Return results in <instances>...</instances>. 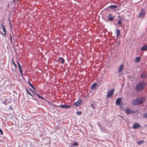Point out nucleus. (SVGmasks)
I'll return each mask as SVG.
<instances>
[{"instance_id":"1","label":"nucleus","mask_w":147,"mask_h":147,"mask_svg":"<svg viewBox=\"0 0 147 147\" xmlns=\"http://www.w3.org/2000/svg\"><path fill=\"white\" fill-rule=\"evenodd\" d=\"M145 101L144 97H140L134 100L131 103L132 105H138L143 103Z\"/></svg>"},{"instance_id":"2","label":"nucleus","mask_w":147,"mask_h":147,"mask_svg":"<svg viewBox=\"0 0 147 147\" xmlns=\"http://www.w3.org/2000/svg\"><path fill=\"white\" fill-rule=\"evenodd\" d=\"M145 86L144 82H142L138 84L135 87V90L137 92H139L142 90Z\"/></svg>"},{"instance_id":"3","label":"nucleus","mask_w":147,"mask_h":147,"mask_svg":"<svg viewBox=\"0 0 147 147\" xmlns=\"http://www.w3.org/2000/svg\"><path fill=\"white\" fill-rule=\"evenodd\" d=\"M146 15V13L144 9H142L139 12L138 17L140 18L144 17Z\"/></svg>"},{"instance_id":"4","label":"nucleus","mask_w":147,"mask_h":147,"mask_svg":"<svg viewBox=\"0 0 147 147\" xmlns=\"http://www.w3.org/2000/svg\"><path fill=\"white\" fill-rule=\"evenodd\" d=\"M114 90V89H113L112 90H111L107 92V98L110 97L113 95Z\"/></svg>"},{"instance_id":"5","label":"nucleus","mask_w":147,"mask_h":147,"mask_svg":"<svg viewBox=\"0 0 147 147\" xmlns=\"http://www.w3.org/2000/svg\"><path fill=\"white\" fill-rule=\"evenodd\" d=\"M141 126L138 123H136L133 125L132 127V128L136 129L141 127Z\"/></svg>"},{"instance_id":"6","label":"nucleus","mask_w":147,"mask_h":147,"mask_svg":"<svg viewBox=\"0 0 147 147\" xmlns=\"http://www.w3.org/2000/svg\"><path fill=\"white\" fill-rule=\"evenodd\" d=\"M60 108H62L65 109H69L70 108V106L67 105H62L59 106Z\"/></svg>"},{"instance_id":"7","label":"nucleus","mask_w":147,"mask_h":147,"mask_svg":"<svg viewBox=\"0 0 147 147\" xmlns=\"http://www.w3.org/2000/svg\"><path fill=\"white\" fill-rule=\"evenodd\" d=\"M141 77L142 78H146L147 77V74L145 72H144L141 75Z\"/></svg>"},{"instance_id":"8","label":"nucleus","mask_w":147,"mask_h":147,"mask_svg":"<svg viewBox=\"0 0 147 147\" xmlns=\"http://www.w3.org/2000/svg\"><path fill=\"white\" fill-rule=\"evenodd\" d=\"M98 84L96 83H94L91 86V89L92 90L95 89L96 87L98 86Z\"/></svg>"},{"instance_id":"9","label":"nucleus","mask_w":147,"mask_h":147,"mask_svg":"<svg viewBox=\"0 0 147 147\" xmlns=\"http://www.w3.org/2000/svg\"><path fill=\"white\" fill-rule=\"evenodd\" d=\"M125 113L127 114H130L134 113V112L133 111L130 110L129 109H127L125 111Z\"/></svg>"},{"instance_id":"10","label":"nucleus","mask_w":147,"mask_h":147,"mask_svg":"<svg viewBox=\"0 0 147 147\" xmlns=\"http://www.w3.org/2000/svg\"><path fill=\"white\" fill-rule=\"evenodd\" d=\"M58 62L59 63H61L62 64H63L64 62V60L62 58L59 57L58 60Z\"/></svg>"},{"instance_id":"11","label":"nucleus","mask_w":147,"mask_h":147,"mask_svg":"<svg viewBox=\"0 0 147 147\" xmlns=\"http://www.w3.org/2000/svg\"><path fill=\"white\" fill-rule=\"evenodd\" d=\"M123 65L122 64H121L119 67L118 72V73L120 72L123 69Z\"/></svg>"},{"instance_id":"12","label":"nucleus","mask_w":147,"mask_h":147,"mask_svg":"<svg viewBox=\"0 0 147 147\" xmlns=\"http://www.w3.org/2000/svg\"><path fill=\"white\" fill-rule=\"evenodd\" d=\"M121 98H119L117 99L116 101V104L117 105H119L121 104Z\"/></svg>"},{"instance_id":"13","label":"nucleus","mask_w":147,"mask_h":147,"mask_svg":"<svg viewBox=\"0 0 147 147\" xmlns=\"http://www.w3.org/2000/svg\"><path fill=\"white\" fill-rule=\"evenodd\" d=\"M98 127L100 130L103 131L104 132L105 130V129L103 126H102L101 125L98 124Z\"/></svg>"},{"instance_id":"14","label":"nucleus","mask_w":147,"mask_h":147,"mask_svg":"<svg viewBox=\"0 0 147 147\" xmlns=\"http://www.w3.org/2000/svg\"><path fill=\"white\" fill-rule=\"evenodd\" d=\"M81 102L82 101L81 100H78L77 102H75L74 104L76 106L78 107Z\"/></svg>"},{"instance_id":"15","label":"nucleus","mask_w":147,"mask_h":147,"mask_svg":"<svg viewBox=\"0 0 147 147\" xmlns=\"http://www.w3.org/2000/svg\"><path fill=\"white\" fill-rule=\"evenodd\" d=\"M117 7V5H111L109 7V8L112 9H115Z\"/></svg>"},{"instance_id":"16","label":"nucleus","mask_w":147,"mask_h":147,"mask_svg":"<svg viewBox=\"0 0 147 147\" xmlns=\"http://www.w3.org/2000/svg\"><path fill=\"white\" fill-rule=\"evenodd\" d=\"M116 36L117 37H118V36H119V35L120 34V30H119L118 29H116Z\"/></svg>"},{"instance_id":"17","label":"nucleus","mask_w":147,"mask_h":147,"mask_svg":"<svg viewBox=\"0 0 147 147\" xmlns=\"http://www.w3.org/2000/svg\"><path fill=\"white\" fill-rule=\"evenodd\" d=\"M147 50V46L145 45L142 46L141 49V50L142 51H146Z\"/></svg>"},{"instance_id":"18","label":"nucleus","mask_w":147,"mask_h":147,"mask_svg":"<svg viewBox=\"0 0 147 147\" xmlns=\"http://www.w3.org/2000/svg\"><path fill=\"white\" fill-rule=\"evenodd\" d=\"M140 59L141 58L139 57H136L135 60V62L136 63L138 62L140 60Z\"/></svg>"},{"instance_id":"19","label":"nucleus","mask_w":147,"mask_h":147,"mask_svg":"<svg viewBox=\"0 0 147 147\" xmlns=\"http://www.w3.org/2000/svg\"><path fill=\"white\" fill-rule=\"evenodd\" d=\"M78 143L77 142H75V143L72 144L70 145V147H73L75 146H76L78 145Z\"/></svg>"},{"instance_id":"20","label":"nucleus","mask_w":147,"mask_h":147,"mask_svg":"<svg viewBox=\"0 0 147 147\" xmlns=\"http://www.w3.org/2000/svg\"><path fill=\"white\" fill-rule=\"evenodd\" d=\"M19 69V71L22 75H23V71L22 70L21 66L18 67Z\"/></svg>"},{"instance_id":"21","label":"nucleus","mask_w":147,"mask_h":147,"mask_svg":"<svg viewBox=\"0 0 147 147\" xmlns=\"http://www.w3.org/2000/svg\"><path fill=\"white\" fill-rule=\"evenodd\" d=\"M28 83L31 87L34 89H35V88H34V87L32 85V84L29 82V81H28Z\"/></svg>"},{"instance_id":"22","label":"nucleus","mask_w":147,"mask_h":147,"mask_svg":"<svg viewBox=\"0 0 147 147\" xmlns=\"http://www.w3.org/2000/svg\"><path fill=\"white\" fill-rule=\"evenodd\" d=\"M82 111H78L76 113V114L78 115H80L82 114Z\"/></svg>"},{"instance_id":"23","label":"nucleus","mask_w":147,"mask_h":147,"mask_svg":"<svg viewBox=\"0 0 147 147\" xmlns=\"http://www.w3.org/2000/svg\"><path fill=\"white\" fill-rule=\"evenodd\" d=\"M114 19V17H111L109 18L108 20L109 21H112Z\"/></svg>"},{"instance_id":"24","label":"nucleus","mask_w":147,"mask_h":147,"mask_svg":"<svg viewBox=\"0 0 147 147\" xmlns=\"http://www.w3.org/2000/svg\"><path fill=\"white\" fill-rule=\"evenodd\" d=\"M12 62L13 64L15 66V68H17V65L16 63L14 62L13 59H12Z\"/></svg>"},{"instance_id":"25","label":"nucleus","mask_w":147,"mask_h":147,"mask_svg":"<svg viewBox=\"0 0 147 147\" xmlns=\"http://www.w3.org/2000/svg\"><path fill=\"white\" fill-rule=\"evenodd\" d=\"M2 26L3 28V32H6V30L5 29V27L2 24Z\"/></svg>"},{"instance_id":"26","label":"nucleus","mask_w":147,"mask_h":147,"mask_svg":"<svg viewBox=\"0 0 147 147\" xmlns=\"http://www.w3.org/2000/svg\"><path fill=\"white\" fill-rule=\"evenodd\" d=\"M26 90L28 93L32 97H33V95L27 89H26Z\"/></svg>"},{"instance_id":"27","label":"nucleus","mask_w":147,"mask_h":147,"mask_svg":"<svg viewBox=\"0 0 147 147\" xmlns=\"http://www.w3.org/2000/svg\"><path fill=\"white\" fill-rule=\"evenodd\" d=\"M9 36L10 37V42L12 44V36L11 34H10Z\"/></svg>"},{"instance_id":"28","label":"nucleus","mask_w":147,"mask_h":147,"mask_svg":"<svg viewBox=\"0 0 147 147\" xmlns=\"http://www.w3.org/2000/svg\"><path fill=\"white\" fill-rule=\"evenodd\" d=\"M30 90H31L32 92V91L31 90V89H30ZM33 92H34V94H36V95L38 96L39 95L38 94V93L37 92H35V93H34V92L33 91Z\"/></svg>"},{"instance_id":"29","label":"nucleus","mask_w":147,"mask_h":147,"mask_svg":"<svg viewBox=\"0 0 147 147\" xmlns=\"http://www.w3.org/2000/svg\"><path fill=\"white\" fill-rule=\"evenodd\" d=\"M122 23V22L120 20V19L117 22V24H121Z\"/></svg>"},{"instance_id":"30","label":"nucleus","mask_w":147,"mask_h":147,"mask_svg":"<svg viewBox=\"0 0 147 147\" xmlns=\"http://www.w3.org/2000/svg\"><path fill=\"white\" fill-rule=\"evenodd\" d=\"M91 106L93 109H94L95 108V106L93 105L92 104H91Z\"/></svg>"},{"instance_id":"31","label":"nucleus","mask_w":147,"mask_h":147,"mask_svg":"<svg viewBox=\"0 0 147 147\" xmlns=\"http://www.w3.org/2000/svg\"><path fill=\"white\" fill-rule=\"evenodd\" d=\"M38 97L44 100V98L42 97L41 96H40L39 95L38 96Z\"/></svg>"},{"instance_id":"32","label":"nucleus","mask_w":147,"mask_h":147,"mask_svg":"<svg viewBox=\"0 0 147 147\" xmlns=\"http://www.w3.org/2000/svg\"><path fill=\"white\" fill-rule=\"evenodd\" d=\"M0 132L1 135H2L3 134V132L1 129H0Z\"/></svg>"},{"instance_id":"33","label":"nucleus","mask_w":147,"mask_h":147,"mask_svg":"<svg viewBox=\"0 0 147 147\" xmlns=\"http://www.w3.org/2000/svg\"><path fill=\"white\" fill-rule=\"evenodd\" d=\"M144 116L145 117H146L147 118V113H145L144 115Z\"/></svg>"},{"instance_id":"34","label":"nucleus","mask_w":147,"mask_h":147,"mask_svg":"<svg viewBox=\"0 0 147 147\" xmlns=\"http://www.w3.org/2000/svg\"><path fill=\"white\" fill-rule=\"evenodd\" d=\"M142 141H140L138 142V143L139 144H141V143H142Z\"/></svg>"},{"instance_id":"35","label":"nucleus","mask_w":147,"mask_h":147,"mask_svg":"<svg viewBox=\"0 0 147 147\" xmlns=\"http://www.w3.org/2000/svg\"><path fill=\"white\" fill-rule=\"evenodd\" d=\"M17 63L18 65V67L19 66H21V65H20V64L18 62Z\"/></svg>"},{"instance_id":"36","label":"nucleus","mask_w":147,"mask_h":147,"mask_svg":"<svg viewBox=\"0 0 147 147\" xmlns=\"http://www.w3.org/2000/svg\"><path fill=\"white\" fill-rule=\"evenodd\" d=\"M17 63L18 65V67L19 66H21V65H20V64L18 62Z\"/></svg>"},{"instance_id":"37","label":"nucleus","mask_w":147,"mask_h":147,"mask_svg":"<svg viewBox=\"0 0 147 147\" xmlns=\"http://www.w3.org/2000/svg\"><path fill=\"white\" fill-rule=\"evenodd\" d=\"M9 24H10V26H11V22L10 21H9Z\"/></svg>"},{"instance_id":"38","label":"nucleus","mask_w":147,"mask_h":147,"mask_svg":"<svg viewBox=\"0 0 147 147\" xmlns=\"http://www.w3.org/2000/svg\"><path fill=\"white\" fill-rule=\"evenodd\" d=\"M3 35L4 36H5V35H6V33H4V34H3Z\"/></svg>"},{"instance_id":"39","label":"nucleus","mask_w":147,"mask_h":147,"mask_svg":"<svg viewBox=\"0 0 147 147\" xmlns=\"http://www.w3.org/2000/svg\"><path fill=\"white\" fill-rule=\"evenodd\" d=\"M32 99H33L34 100V98L33 97H33H32Z\"/></svg>"},{"instance_id":"40","label":"nucleus","mask_w":147,"mask_h":147,"mask_svg":"<svg viewBox=\"0 0 147 147\" xmlns=\"http://www.w3.org/2000/svg\"><path fill=\"white\" fill-rule=\"evenodd\" d=\"M10 28H12V26H10Z\"/></svg>"},{"instance_id":"41","label":"nucleus","mask_w":147,"mask_h":147,"mask_svg":"<svg viewBox=\"0 0 147 147\" xmlns=\"http://www.w3.org/2000/svg\"><path fill=\"white\" fill-rule=\"evenodd\" d=\"M111 14H110V15H109L108 16V17H110V16H111Z\"/></svg>"},{"instance_id":"42","label":"nucleus","mask_w":147,"mask_h":147,"mask_svg":"<svg viewBox=\"0 0 147 147\" xmlns=\"http://www.w3.org/2000/svg\"><path fill=\"white\" fill-rule=\"evenodd\" d=\"M4 32V33H6V32H7V31L6 32L5 31V32Z\"/></svg>"},{"instance_id":"43","label":"nucleus","mask_w":147,"mask_h":147,"mask_svg":"<svg viewBox=\"0 0 147 147\" xmlns=\"http://www.w3.org/2000/svg\"><path fill=\"white\" fill-rule=\"evenodd\" d=\"M145 126H147V125H145Z\"/></svg>"},{"instance_id":"44","label":"nucleus","mask_w":147,"mask_h":147,"mask_svg":"<svg viewBox=\"0 0 147 147\" xmlns=\"http://www.w3.org/2000/svg\"><path fill=\"white\" fill-rule=\"evenodd\" d=\"M10 107V109H11V107Z\"/></svg>"},{"instance_id":"45","label":"nucleus","mask_w":147,"mask_h":147,"mask_svg":"<svg viewBox=\"0 0 147 147\" xmlns=\"http://www.w3.org/2000/svg\"><path fill=\"white\" fill-rule=\"evenodd\" d=\"M0 33H1V31H0Z\"/></svg>"}]
</instances>
